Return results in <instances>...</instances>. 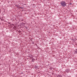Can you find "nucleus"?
Segmentation results:
<instances>
[{
	"label": "nucleus",
	"instance_id": "f257e3e1",
	"mask_svg": "<svg viewBox=\"0 0 77 77\" xmlns=\"http://www.w3.org/2000/svg\"><path fill=\"white\" fill-rule=\"evenodd\" d=\"M60 5L63 7H65V6L66 5V2H65L62 1L60 2Z\"/></svg>",
	"mask_w": 77,
	"mask_h": 77
},
{
	"label": "nucleus",
	"instance_id": "f03ea898",
	"mask_svg": "<svg viewBox=\"0 0 77 77\" xmlns=\"http://www.w3.org/2000/svg\"><path fill=\"white\" fill-rule=\"evenodd\" d=\"M69 70L68 69H66V72H69Z\"/></svg>",
	"mask_w": 77,
	"mask_h": 77
},
{
	"label": "nucleus",
	"instance_id": "7ed1b4c3",
	"mask_svg": "<svg viewBox=\"0 0 77 77\" xmlns=\"http://www.w3.org/2000/svg\"><path fill=\"white\" fill-rule=\"evenodd\" d=\"M62 77V75H58V76H57V77Z\"/></svg>",
	"mask_w": 77,
	"mask_h": 77
},
{
	"label": "nucleus",
	"instance_id": "20e7f679",
	"mask_svg": "<svg viewBox=\"0 0 77 77\" xmlns=\"http://www.w3.org/2000/svg\"><path fill=\"white\" fill-rule=\"evenodd\" d=\"M32 61V62H34V61H35V59L33 58Z\"/></svg>",
	"mask_w": 77,
	"mask_h": 77
},
{
	"label": "nucleus",
	"instance_id": "39448f33",
	"mask_svg": "<svg viewBox=\"0 0 77 77\" xmlns=\"http://www.w3.org/2000/svg\"><path fill=\"white\" fill-rule=\"evenodd\" d=\"M16 7H17V8H18L19 7V6L18 5H16Z\"/></svg>",
	"mask_w": 77,
	"mask_h": 77
},
{
	"label": "nucleus",
	"instance_id": "423d86ee",
	"mask_svg": "<svg viewBox=\"0 0 77 77\" xmlns=\"http://www.w3.org/2000/svg\"><path fill=\"white\" fill-rule=\"evenodd\" d=\"M35 69H38V67L37 66H35Z\"/></svg>",
	"mask_w": 77,
	"mask_h": 77
},
{
	"label": "nucleus",
	"instance_id": "0eeeda50",
	"mask_svg": "<svg viewBox=\"0 0 77 77\" xmlns=\"http://www.w3.org/2000/svg\"><path fill=\"white\" fill-rule=\"evenodd\" d=\"M76 53H77V50L75 52V54H76Z\"/></svg>",
	"mask_w": 77,
	"mask_h": 77
},
{
	"label": "nucleus",
	"instance_id": "6e6552de",
	"mask_svg": "<svg viewBox=\"0 0 77 77\" xmlns=\"http://www.w3.org/2000/svg\"><path fill=\"white\" fill-rule=\"evenodd\" d=\"M19 8H21V9H23V7H19Z\"/></svg>",
	"mask_w": 77,
	"mask_h": 77
}]
</instances>
